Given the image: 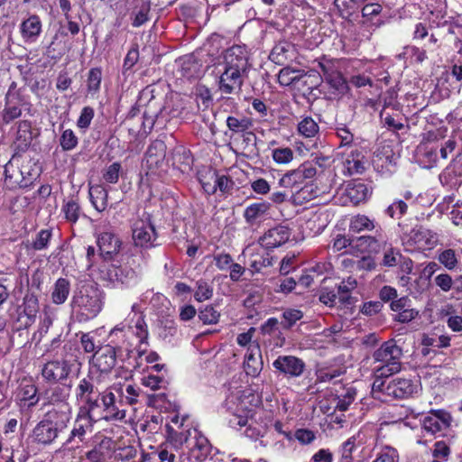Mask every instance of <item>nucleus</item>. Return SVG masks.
Masks as SVG:
<instances>
[{
  "instance_id": "nucleus-1",
  "label": "nucleus",
  "mask_w": 462,
  "mask_h": 462,
  "mask_svg": "<svg viewBox=\"0 0 462 462\" xmlns=\"http://www.w3.org/2000/svg\"><path fill=\"white\" fill-rule=\"evenodd\" d=\"M88 388L97 393V402L101 407V420L106 422H122L125 420V405H134L138 402L142 392L140 387L130 383H115L103 385L100 375H90L82 378Z\"/></svg>"
},
{
  "instance_id": "nucleus-2",
  "label": "nucleus",
  "mask_w": 462,
  "mask_h": 462,
  "mask_svg": "<svg viewBox=\"0 0 462 462\" xmlns=\"http://www.w3.org/2000/svg\"><path fill=\"white\" fill-rule=\"evenodd\" d=\"M97 393L93 388H88L81 379L75 388V398L79 405L78 413L73 423V428L63 447L77 441L82 442L86 436L91 434L94 425L97 420H102L101 416L96 418V411H101L100 403L97 402Z\"/></svg>"
},
{
  "instance_id": "nucleus-3",
  "label": "nucleus",
  "mask_w": 462,
  "mask_h": 462,
  "mask_svg": "<svg viewBox=\"0 0 462 462\" xmlns=\"http://www.w3.org/2000/svg\"><path fill=\"white\" fill-rule=\"evenodd\" d=\"M104 304V293L96 285H82L73 295L71 305L79 321L89 320L98 315Z\"/></svg>"
},
{
  "instance_id": "nucleus-4",
  "label": "nucleus",
  "mask_w": 462,
  "mask_h": 462,
  "mask_svg": "<svg viewBox=\"0 0 462 462\" xmlns=\"http://www.w3.org/2000/svg\"><path fill=\"white\" fill-rule=\"evenodd\" d=\"M131 335H134L142 344L148 339V329L143 317L139 316L134 326L126 320L116 325L108 333V343L106 346H111L120 353L124 348L128 350L130 346L128 338Z\"/></svg>"
},
{
  "instance_id": "nucleus-5",
  "label": "nucleus",
  "mask_w": 462,
  "mask_h": 462,
  "mask_svg": "<svg viewBox=\"0 0 462 462\" xmlns=\"http://www.w3.org/2000/svg\"><path fill=\"white\" fill-rule=\"evenodd\" d=\"M402 352L394 341L381 345L373 354L374 374L378 377H389L401 370Z\"/></svg>"
},
{
  "instance_id": "nucleus-6",
  "label": "nucleus",
  "mask_w": 462,
  "mask_h": 462,
  "mask_svg": "<svg viewBox=\"0 0 462 462\" xmlns=\"http://www.w3.org/2000/svg\"><path fill=\"white\" fill-rule=\"evenodd\" d=\"M169 438L174 440L175 443L182 445L183 442H189V456L193 457L196 462L205 460L211 452V445L208 439L196 429L187 430L189 437L182 431L175 430L171 425H167Z\"/></svg>"
},
{
  "instance_id": "nucleus-7",
  "label": "nucleus",
  "mask_w": 462,
  "mask_h": 462,
  "mask_svg": "<svg viewBox=\"0 0 462 462\" xmlns=\"http://www.w3.org/2000/svg\"><path fill=\"white\" fill-rule=\"evenodd\" d=\"M225 408L229 413V426L240 430L248 424L249 419L253 417V410L249 409L248 402L242 390L231 392L225 401Z\"/></svg>"
},
{
  "instance_id": "nucleus-8",
  "label": "nucleus",
  "mask_w": 462,
  "mask_h": 462,
  "mask_svg": "<svg viewBox=\"0 0 462 462\" xmlns=\"http://www.w3.org/2000/svg\"><path fill=\"white\" fill-rule=\"evenodd\" d=\"M100 277L113 286L131 287L136 285L140 281L139 274L131 266L108 263L101 267Z\"/></svg>"
},
{
  "instance_id": "nucleus-9",
  "label": "nucleus",
  "mask_w": 462,
  "mask_h": 462,
  "mask_svg": "<svg viewBox=\"0 0 462 462\" xmlns=\"http://www.w3.org/2000/svg\"><path fill=\"white\" fill-rule=\"evenodd\" d=\"M438 242V234L422 226H416L402 236V245L410 252L433 248Z\"/></svg>"
},
{
  "instance_id": "nucleus-10",
  "label": "nucleus",
  "mask_w": 462,
  "mask_h": 462,
  "mask_svg": "<svg viewBox=\"0 0 462 462\" xmlns=\"http://www.w3.org/2000/svg\"><path fill=\"white\" fill-rule=\"evenodd\" d=\"M248 73L237 69L222 66V70L217 79V88L225 95L240 94Z\"/></svg>"
},
{
  "instance_id": "nucleus-11",
  "label": "nucleus",
  "mask_w": 462,
  "mask_h": 462,
  "mask_svg": "<svg viewBox=\"0 0 462 462\" xmlns=\"http://www.w3.org/2000/svg\"><path fill=\"white\" fill-rule=\"evenodd\" d=\"M132 233L135 246L150 249L160 245L157 232L149 216L137 219L133 225Z\"/></svg>"
},
{
  "instance_id": "nucleus-12",
  "label": "nucleus",
  "mask_w": 462,
  "mask_h": 462,
  "mask_svg": "<svg viewBox=\"0 0 462 462\" xmlns=\"http://www.w3.org/2000/svg\"><path fill=\"white\" fill-rule=\"evenodd\" d=\"M120 354L111 346L105 345L99 347L93 356V366L97 368L98 374L90 373L88 376L100 375L103 379V385H107L108 374L116 366V359Z\"/></svg>"
},
{
  "instance_id": "nucleus-13",
  "label": "nucleus",
  "mask_w": 462,
  "mask_h": 462,
  "mask_svg": "<svg viewBox=\"0 0 462 462\" xmlns=\"http://www.w3.org/2000/svg\"><path fill=\"white\" fill-rule=\"evenodd\" d=\"M316 174V167L310 162H304L298 168L285 172L280 178L278 184L284 189H298L306 180L312 179Z\"/></svg>"
},
{
  "instance_id": "nucleus-14",
  "label": "nucleus",
  "mask_w": 462,
  "mask_h": 462,
  "mask_svg": "<svg viewBox=\"0 0 462 462\" xmlns=\"http://www.w3.org/2000/svg\"><path fill=\"white\" fill-rule=\"evenodd\" d=\"M273 366L276 373L287 379L300 377L305 370V362L295 356H279L273 362Z\"/></svg>"
},
{
  "instance_id": "nucleus-15",
  "label": "nucleus",
  "mask_w": 462,
  "mask_h": 462,
  "mask_svg": "<svg viewBox=\"0 0 462 462\" xmlns=\"http://www.w3.org/2000/svg\"><path fill=\"white\" fill-rule=\"evenodd\" d=\"M220 66L230 67L249 72V51L245 45L234 44L222 52Z\"/></svg>"
},
{
  "instance_id": "nucleus-16",
  "label": "nucleus",
  "mask_w": 462,
  "mask_h": 462,
  "mask_svg": "<svg viewBox=\"0 0 462 462\" xmlns=\"http://www.w3.org/2000/svg\"><path fill=\"white\" fill-rule=\"evenodd\" d=\"M25 102L21 94L14 89V83L9 88L5 95V105L2 111L4 123L9 124L22 115V109Z\"/></svg>"
},
{
  "instance_id": "nucleus-17",
  "label": "nucleus",
  "mask_w": 462,
  "mask_h": 462,
  "mask_svg": "<svg viewBox=\"0 0 462 462\" xmlns=\"http://www.w3.org/2000/svg\"><path fill=\"white\" fill-rule=\"evenodd\" d=\"M291 236V229L284 225H278L268 229L259 239L260 245L267 249L280 247L286 244Z\"/></svg>"
},
{
  "instance_id": "nucleus-18",
  "label": "nucleus",
  "mask_w": 462,
  "mask_h": 462,
  "mask_svg": "<svg viewBox=\"0 0 462 462\" xmlns=\"http://www.w3.org/2000/svg\"><path fill=\"white\" fill-rule=\"evenodd\" d=\"M419 390V385L411 379L394 378L386 385V395L398 399L412 396Z\"/></svg>"
},
{
  "instance_id": "nucleus-19",
  "label": "nucleus",
  "mask_w": 462,
  "mask_h": 462,
  "mask_svg": "<svg viewBox=\"0 0 462 462\" xmlns=\"http://www.w3.org/2000/svg\"><path fill=\"white\" fill-rule=\"evenodd\" d=\"M97 245L100 255L106 263L114 259L121 248L122 242L119 237L113 232H103L97 237Z\"/></svg>"
},
{
  "instance_id": "nucleus-20",
  "label": "nucleus",
  "mask_w": 462,
  "mask_h": 462,
  "mask_svg": "<svg viewBox=\"0 0 462 462\" xmlns=\"http://www.w3.org/2000/svg\"><path fill=\"white\" fill-rule=\"evenodd\" d=\"M37 387L31 383H22L16 395V404L22 413L29 412L37 405L40 398Z\"/></svg>"
},
{
  "instance_id": "nucleus-21",
  "label": "nucleus",
  "mask_w": 462,
  "mask_h": 462,
  "mask_svg": "<svg viewBox=\"0 0 462 462\" xmlns=\"http://www.w3.org/2000/svg\"><path fill=\"white\" fill-rule=\"evenodd\" d=\"M5 184L10 189L16 188H28V181L24 180L23 171L20 168V160L13 157L5 166Z\"/></svg>"
},
{
  "instance_id": "nucleus-22",
  "label": "nucleus",
  "mask_w": 462,
  "mask_h": 462,
  "mask_svg": "<svg viewBox=\"0 0 462 462\" xmlns=\"http://www.w3.org/2000/svg\"><path fill=\"white\" fill-rule=\"evenodd\" d=\"M71 406L62 404L53 407L43 417L58 432H62L67 429L71 419Z\"/></svg>"
},
{
  "instance_id": "nucleus-23",
  "label": "nucleus",
  "mask_w": 462,
  "mask_h": 462,
  "mask_svg": "<svg viewBox=\"0 0 462 462\" xmlns=\"http://www.w3.org/2000/svg\"><path fill=\"white\" fill-rule=\"evenodd\" d=\"M72 364L67 360L51 361L44 365L42 370V377L49 382H59L68 377L71 372Z\"/></svg>"
},
{
  "instance_id": "nucleus-24",
  "label": "nucleus",
  "mask_w": 462,
  "mask_h": 462,
  "mask_svg": "<svg viewBox=\"0 0 462 462\" xmlns=\"http://www.w3.org/2000/svg\"><path fill=\"white\" fill-rule=\"evenodd\" d=\"M263 363L260 346L257 342L250 345L245 355L244 370L245 374L252 377H256L263 370Z\"/></svg>"
},
{
  "instance_id": "nucleus-25",
  "label": "nucleus",
  "mask_w": 462,
  "mask_h": 462,
  "mask_svg": "<svg viewBox=\"0 0 462 462\" xmlns=\"http://www.w3.org/2000/svg\"><path fill=\"white\" fill-rule=\"evenodd\" d=\"M60 432L53 428L45 419L40 420L32 431L31 438L33 442L41 445H51L58 438Z\"/></svg>"
},
{
  "instance_id": "nucleus-26",
  "label": "nucleus",
  "mask_w": 462,
  "mask_h": 462,
  "mask_svg": "<svg viewBox=\"0 0 462 462\" xmlns=\"http://www.w3.org/2000/svg\"><path fill=\"white\" fill-rule=\"evenodd\" d=\"M34 137L32 123L27 120L20 121L16 125L14 146L16 150L24 152L32 143Z\"/></svg>"
},
{
  "instance_id": "nucleus-27",
  "label": "nucleus",
  "mask_w": 462,
  "mask_h": 462,
  "mask_svg": "<svg viewBox=\"0 0 462 462\" xmlns=\"http://www.w3.org/2000/svg\"><path fill=\"white\" fill-rule=\"evenodd\" d=\"M449 419L447 412L441 411L431 412L423 419L422 428L427 433L434 435L449 426Z\"/></svg>"
},
{
  "instance_id": "nucleus-28",
  "label": "nucleus",
  "mask_w": 462,
  "mask_h": 462,
  "mask_svg": "<svg viewBox=\"0 0 462 462\" xmlns=\"http://www.w3.org/2000/svg\"><path fill=\"white\" fill-rule=\"evenodd\" d=\"M166 154V144L161 140L153 141L148 147L145 162L150 170L158 168L164 161Z\"/></svg>"
},
{
  "instance_id": "nucleus-29",
  "label": "nucleus",
  "mask_w": 462,
  "mask_h": 462,
  "mask_svg": "<svg viewBox=\"0 0 462 462\" xmlns=\"http://www.w3.org/2000/svg\"><path fill=\"white\" fill-rule=\"evenodd\" d=\"M22 37L26 42H34L42 32V22L37 15H31L20 26Z\"/></svg>"
},
{
  "instance_id": "nucleus-30",
  "label": "nucleus",
  "mask_w": 462,
  "mask_h": 462,
  "mask_svg": "<svg viewBox=\"0 0 462 462\" xmlns=\"http://www.w3.org/2000/svg\"><path fill=\"white\" fill-rule=\"evenodd\" d=\"M270 209V204L267 202H256L247 206L244 211L245 222L254 226L260 223Z\"/></svg>"
},
{
  "instance_id": "nucleus-31",
  "label": "nucleus",
  "mask_w": 462,
  "mask_h": 462,
  "mask_svg": "<svg viewBox=\"0 0 462 462\" xmlns=\"http://www.w3.org/2000/svg\"><path fill=\"white\" fill-rule=\"evenodd\" d=\"M364 155L357 148H352L344 162L345 168L349 175L363 173L365 167Z\"/></svg>"
},
{
  "instance_id": "nucleus-32",
  "label": "nucleus",
  "mask_w": 462,
  "mask_h": 462,
  "mask_svg": "<svg viewBox=\"0 0 462 462\" xmlns=\"http://www.w3.org/2000/svg\"><path fill=\"white\" fill-rule=\"evenodd\" d=\"M376 236H362L356 239V245L361 247L363 251L368 253H377L380 251L383 245L385 244L382 236V229H376Z\"/></svg>"
},
{
  "instance_id": "nucleus-33",
  "label": "nucleus",
  "mask_w": 462,
  "mask_h": 462,
  "mask_svg": "<svg viewBox=\"0 0 462 462\" xmlns=\"http://www.w3.org/2000/svg\"><path fill=\"white\" fill-rule=\"evenodd\" d=\"M345 192L349 200L355 205L365 201L371 194L370 189L363 182L348 184Z\"/></svg>"
},
{
  "instance_id": "nucleus-34",
  "label": "nucleus",
  "mask_w": 462,
  "mask_h": 462,
  "mask_svg": "<svg viewBox=\"0 0 462 462\" xmlns=\"http://www.w3.org/2000/svg\"><path fill=\"white\" fill-rule=\"evenodd\" d=\"M244 254H250L249 266L254 272H260L263 267L271 266L273 259L268 253L253 252V249L247 247L243 252Z\"/></svg>"
},
{
  "instance_id": "nucleus-35",
  "label": "nucleus",
  "mask_w": 462,
  "mask_h": 462,
  "mask_svg": "<svg viewBox=\"0 0 462 462\" xmlns=\"http://www.w3.org/2000/svg\"><path fill=\"white\" fill-rule=\"evenodd\" d=\"M89 197L93 207L102 212L107 208L108 191L102 185H93L89 188Z\"/></svg>"
},
{
  "instance_id": "nucleus-36",
  "label": "nucleus",
  "mask_w": 462,
  "mask_h": 462,
  "mask_svg": "<svg viewBox=\"0 0 462 462\" xmlns=\"http://www.w3.org/2000/svg\"><path fill=\"white\" fill-rule=\"evenodd\" d=\"M170 440L172 441L171 438ZM177 445H173L171 442H167L161 447L158 451V457L161 462H192L189 460V457L188 456H180L177 457Z\"/></svg>"
},
{
  "instance_id": "nucleus-37",
  "label": "nucleus",
  "mask_w": 462,
  "mask_h": 462,
  "mask_svg": "<svg viewBox=\"0 0 462 462\" xmlns=\"http://www.w3.org/2000/svg\"><path fill=\"white\" fill-rule=\"evenodd\" d=\"M318 193V188L314 184L307 183L292 193L291 199L293 203L302 205L316 198Z\"/></svg>"
},
{
  "instance_id": "nucleus-38",
  "label": "nucleus",
  "mask_w": 462,
  "mask_h": 462,
  "mask_svg": "<svg viewBox=\"0 0 462 462\" xmlns=\"http://www.w3.org/2000/svg\"><path fill=\"white\" fill-rule=\"evenodd\" d=\"M70 291V283L65 278H60L56 281L51 293L52 301L55 304H62L68 299Z\"/></svg>"
},
{
  "instance_id": "nucleus-39",
  "label": "nucleus",
  "mask_w": 462,
  "mask_h": 462,
  "mask_svg": "<svg viewBox=\"0 0 462 462\" xmlns=\"http://www.w3.org/2000/svg\"><path fill=\"white\" fill-rule=\"evenodd\" d=\"M374 228V221L365 215H356L353 217L350 220L349 231L353 233L369 231Z\"/></svg>"
},
{
  "instance_id": "nucleus-40",
  "label": "nucleus",
  "mask_w": 462,
  "mask_h": 462,
  "mask_svg": "<svg viewBox=\"0 0 462 462\" xmlns=\"http://www.w3.org/2000/svg\"><path fill=\"white\" fill-rule=\"evenodd\" d=\"M302 71L293 69L290 67L282 69L278 74V82L282 86H290L296 81H299L303 77Z\"/></svg>"
},
{
  "instance_id": "nucleus-41",
  "label": "nucleus",
  "mask_w": 462,
  "mask_h": 462,
  "mask_svg": "<svg viewBox=\"0 0 462 462\" xmlns=\"http://www.w3.org/2000/svg\"><path fill=\"white\" fill-rule=\"evenodd\" d=\"M102 82V69L100 68H92L88 73L87 89L91 95L99 92Z\"/></svg>"
},
{
  "instance_id": "nucleus-42",
  "label": "nucleus",
  "mask_w": 462,
  "mask_h": 462,
  "mask_svg": "<svg viewBox=\"0 0 462 462\" xmlns=\"http://www.w3.org/2000/svg\"><path fill=\"white\" fill-rule=\"evenodd\" d=\"M359 433L357 435L352 436L347 439L340 448V458L338 462H353L352 453L356 449V446L360 444L357 443V438L359 437Z\"/></svg>"
},
{
  "instance_id": "nucleus-43",
  "label": "nucleus",
  "mask_w": 462,
  "mask_h": 462,
  "mask_svg": "<svg viewBox=\"0 0 462 462\" xmlns=\"http://www.w3.org/2000/svg\"><path fill=\"white\" fill-rule=\"evenodd\" d=\"M226 125L233 133L240 134L247 131L251 127L252 122L245 116H228L226 118Z\"/></svg>"
},
{
  "instance_id": "nucleus-44",
  "label": "nucleus",
  "mask_w": 462,
  "mask_h": 462,
  "mask_svg": "<svg viewBox=\"0 0 462 462\" xmlns=\"http://www.w3.org/2000/svg\"><path fill=\"white\" fill-rule=\"evenodd\" d=\"M213 296L212 285L204 279H199L196 282V290L194 292V299L202 302L211 299Z\"/></svg>"
},
{
  "instance_id": "nucleus-45",
  "label": "nucleus",
  "mask_w": 462,
  "mask_h": 462,
  "mask_svg": "<svg viewBox=\"0 0 462 462\" xmlns=\"http://www.w3.org/2000/svg\"><path fill=\"white\" fill-rule=\"evenodd\" d=\"M319 125L316 121L310 116H306L300 121L298 124V131L299 133L307 138H311L316 136L319 133Z\"/></svg>"
},
{
  "instance_id": "nucleus-46",
  "label": "nucleus",
  "mask_w": 462,
  "mask_h": 462,
  "mask_svg": "<svg viewBox=\"0 0 462 462\" xmlns=\"http://www.w3.org/2000/svg\"><path fill=\"white\" fill-rule=\"evenodd\" d=\"M69 397V389L56 386L54 387L50 394L48 395L49 403L55 406L62 405V404H69L68 402V399Z\"/></svg>"
},
{
  "instance_id": "nucleus-47",
  "label": "nucleus",
  "mask_w": 462,
  "mask_h": 462,
  "mask_svg": "<svg viewBox=\"0 0 462 462\" xmlns=\"http://www.w3.org/2000/svg\"><path fill=\"white\" fill-rule=\"evenodd\" d=\"M391 105L390 102L384 100L383 109L381 111L380 117L383 125L391 131H399L404 128L402 120L396 119L394 116L385 112V108Z\"/></svg>"
},
{
  "instance_id": "nucleus-48",
  "label": "nucleus",
  "mask_w": 462,
  "mask_h": 462,
  "mask_svg": "<svg viewBox=\"0 0 462 462\" xmlns=\"http://www.w3.org/2000/svg\"><path fill=\"white\" fill-rule=\"evenodd\" d=\"M147 339L145 340L144 344L139 342V346L136 350L139 365H141L143 362H146L147 364H154L160 358L156 352L147 350Z\"/></svg>"
},
{
  "instance_id": "nucleus-49",
  "label": "nucleus",
  "mask_w": 462,
  "mask_h": 462,
  "mask_svg": "<svg viewBox=\"0 0 462 462\" xmlns=\"http://www.w3.org/2000/svg\"><path fill=\"white\" fill-rule=\"evenodd\" d=\"M219 318L220 313L213 305L205 306L199 313V319L204 324H216Z\"/></svg>"
},
{
  "instance_id": "nucleus-50",
  "label": "nucleus",
  "mask_w": 462,
  "mask_h": 462,
  "mask_svg": "<svg viewBox=\"0 0 462 462\" xmlns=\"http://www.w3.org/2000/svg\"><path fill=\"white\" fill-rule=\"evenodd\" d=\"M110 456V451L101 443L89 450L86 457L90 462H105Z\"/></svg>"
},
{
  "instance_id": "nucleus-51",
  "label": "nucleus",
  "mask_w": 462,
  "mask_h": 462,
  "mask_svg": "<svg viewBox=\"0 0 462 462\" xmlns=\"http://www.w3.org/2000/svg\"><path fill=\"white\" fill-rule=\"evenodd\" d=\"M62 212L67 220L75 223L79 217L80 207L77 201L69 199L62 206Z\"/></svg>"
},
{
  "instance_id": "nucleus-52",
  "label": "nucleus",
  "mask_w": 462,
  "mask_h": 462,
  "mask_svg": "<svg viewBox=\"0 0 462 462\" xmlns=\"http://www.w3.org/2000/svg\"><path fill=\"white\" fill-rule=\"evenodd\" d=\"M272 157L278 164H287L293 160V152L289 147L275 148L272 151Z\"/></svg>"
},
{
  "instance_id": "nucleus-53",
  "label": "nucleus",
  "mask_w": 462,
  "mask_h": 462,
  "mask_svg": "<svg viewBox=\"0 0 462 462\" xmlns=\"http://www.w3.org/2000/svg\"><path fill=\"white\" fill-rule=\"evenodd\" d=\"M51 231L42 229L36 235L35 239L32 243V248L35 251H42L48 247L51 238Z\"/></svg>"
},
{
  "instance_id": "nucleus-54",
  "label": "nucleus",
  "mask_w": 462,
  "mask_h": 462,
  "mask_svg": "<svg viewBox=\"0 0 462 462\" xmlns=\"http://www.w3.org/2000/svg\"><path fill=\"white\" fill-rule=\"evenodd\" d=\"M408 209V205L402 199L394 200L388 208L385 209V214L392 218H401L404 214H406Z\"/></svg>"
},
{
  "instance_id": "nucleus-55",
  "label": "nucleus",
  "mask_w": 462,
  "mask_h": 462,
  "mask_svg": "<svg viewBox=\"0 0 462 462\" xmlns=\"http://www.w3.org/2000/svg\"><path fill=\"white\" fill-rule=\"evenodd\" d=\"M20 168L23 171L24 180L28 181V187H30L40 175L38 167L35 163H32L31 161H27L26 163L23 162Z\"/></svg>"
},
{
  "instance_id": "nucleus-56",
  "label": "nucleus",
  "mask_w": 462,
  "mask_h": 462,
  "mask_svg": "<svg viewBox=\"0 0 462 462\" xmlns=\"http://www.w3.org/2000/svg\"><path fill=\"white\" fill-rule=\"evenodd\" d=\"M450 453L449 447L444 441H437L432 451L433 459L431 462L447 461Z\"/></svg>"
},
{
  "instance_id": "nucleus-57",
  "label": "nucleus",
  "mask_w": 462,
  "mask_h": 462,
  "mask_svg": "<svg viewBox=\"0 0 462 462\" xmlns=\"http://www.w3.org/2000/svg\"><path fill=\"white\" fill-rule=\"evenodd\" d=\"M356 395V392L354 388L346 389L345 394L337 398L336 410L340 411H347L349 406L355 401Z\"/></svg>"
},
{
  "instance_id": "nucleus-58",
  "label": "nucleus",
  "mask_w": 462,
  "mask_h": 462,
  "mask_svg": "<svg viewBox=\"0 0 462 462\" xmlns=\"http://www.w3.org/2000/svg\"><path fill=\"white\" fill-rule=\"evenodd\" d=\"M78 137L71 129L64 130L60 138V143L64 151H71L78 145Z\"/></svg>"
},
{
  "instance_id": "nucleus-59",
  "label": "nucleus",
  "mask_w": 462,
  "mask_h": 462,
  "mask_svg": "<svg viewBox=\"0 0 462 462\" xmlns=\"http://www.w3.org/2000/svg\"><path fill=\"white\" fill-rule=\"evenodd\" d=\"M438 260L448 270L456 268L458 263L456 253L453 249H446L439 253Z\"/></svg>"
},
{
  "instance_id": "nucleus-60",
  "label": "nucleus",
  "mask_w": 462,
  "mask_h": 462,
  "mask_svg": "<svg viewBox=\"0 0 462 462\" xmlns=\"http://www.w3.org/2000/svg\"><path fill=\"white\" fill-rule=\"evenodd\" d=\"M398 451L392 447L386 446L381 449L373 462H398Z\"/></svg>"
},
{
  "instance_id": "nucleus-61",
  "label": "nucleus",
  "mask_w": 462,
  "mask_h": 462,
  "mask_svg": "<svg viewBox=\"0 0 462 462\" xmlns=\"http://www.w3.org/2000/svg\"><path fill=\"white\" fill-rule=\"evenodd\" d=\"M303 317V313L300 310L288 309L282 313V324L284 328H289L292 327L298 320Z\"/></svg>"
},
{
  "instance_id": "nucleus-62",
  "label": "nucleus",
  "mask_w": 462,
  "mask_h": 462,
  "mask_svg": "<svg viewBox=\"0 0 462 462\" xmlns=\"http://www.w3.org/2000/svg\"><path fill=\"white\" fill-rule=\"evenodd\" d=\"M167 383L163 375L148 374L142 378V384L145 387H149L152 390H157L163 388Z\"/></svg>"
},
{
  "instance_id": "nucleus-63",
  "label": "nucleus",
  "mask_w": 462,
  "mask_h": 462,
  "mask_svg": "<svg viewBox=\"0 0 462 462\" xmlns=\"http://www.w3.org/2000/svg\"><path fill=\"white\" fill-rule=\"evenodd\" d=\"M400 259H402L400 251L390 246L383 254L382 264L387 267H393L398 264Z\"/></svg>"
},
{
  "instance_id": "nucleus-64",
  "label": "nucleus",
  "mask_w": 462,
  "mask_h": 462,
  "mask_svg": "<svg viewBox=\"0 0 462 462\" xmlns=\"http://www.w3.org/2000/svg\"><path fill=\"white\" fill-rule=\"evenodd\" d=\"M337 136L340 139L339 148L348 147L354 141V134L350 130L344 125H341L336 128Z\"/></svg>"
}]
</instances>
